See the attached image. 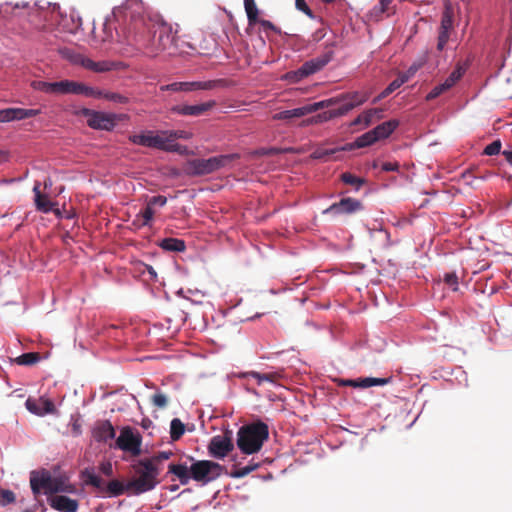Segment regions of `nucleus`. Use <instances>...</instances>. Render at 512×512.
Here are the masks:
<instances>
[{
  "label": "nucleus",
  "instance_id": "obj_1",
  "mask_svg": "<svg viewBox=\"0 0 512 512\" xmlns=\"http://www.w3.org/2000/svg\"><path fill=\"white\" fill-rule=\"evenodd\" d=\"M113 15L119 22L117 34L120 41L138 50L133 35H150L153 27H157L158 15L149 13L141 0H126L121 6L114 8Z\"/></svg>",
  "mask_w": 512,
  "mask_h": 512
},
{
  "label": "nucleus",
  "instance_id": "obj_2",
  "mask_svg": "<svg viewBox=\"0 0 512 512\" xmlns=\"http://www.w3.org/2000/svg\"><path fill=\"white\" fill-rule=\"evenodd\" d=\"M224 471V466L210 460L194 461L190 467L186 463L168 465V473L173 474L182 485H187L190 479L207 484L219 478Z\"/></svg>",
  "mask_w": 512,
  "mask_h": 512
},
{
  "label": "nucleus",
  "instance_id": "obj_3",
  "mask_svg": "<svg viewBox=\"0 0 512 512\" xmlns=\"http://www.w3.org/2000/svg\"><path fill=\"white\" fill-rule=\"evenodd\" d=\"M268 437V425L262 421H256L239 428L236 444L242 453L252 455L262 449Z\"/></svg>",
  "mask_w": 512,
  "mask_h": 512
},
{
  "label": "nucleus",
  "instance_id": "obj_4",
  "mask_svg": "<svg viewBox=\"0 0 512 512\" xmlns=\"http://www.w3.org/2000/svg\"><path fill=\"white\" fill-rule=\"evenodd\" d=\"M136 477L127 482L130 493L140 495L154 489L158 484L159 467L154 460L141 459L133 465Z\"/></svg>",
  "mask_w": 512,
  "mask_h": 512
},
{
  "label": "nucleus",
  "instance_id": "obj_5",
  "mask_svg": "<svg viewBox=\"0 0 512 512\" xmlns=\"http://www.w3.org/2000/svg\"><path fill=\"white\" fill-rule=\"evenodd\" d=\"M153 30L150 35H133V40L138 44V50H143L149 55H155L165 50L171 43L169 28L159 17L157 18V27H153Z\"/></svg>",
  "mask_w": 512,
  "mask_h": 512
},
{
  "label": "nucleus",
  "instance_id": "obj_6",
  "mask_svg": "<svg viewBox=\"0 0 512 512\" xmlns=\"http://www.w3.org/2000/svg\"><path fill=\"white\" fill-rule=\"evenodd\" d=\"M238 158L236 154L219 155L208 159H191L188 160L184 167V172L188 176H203L211 174L222 167L226 166L232 160Z\"/></svg>",
  "mask_w": 512,
  "mask_h": 512
},
{
  "label": "nucleus",
  "instance_id": "obj_7",
  "mask_svg": "<svg viewBox=\"0 0 512 512\" xmlns=\"http://www.w3.org/2000/svg\"><path fill=\"white\" fill-rule=\"evenodd\" d=\"M167 134L168 131H161L159 133L148 131L147 133L132 135L129 139L132 143L137 145L157 148L164 151H176L178 145L169 144V137Z\"/></svg>",
  "mask_w": 512,
  "mask_h": 512
},
{
  "label": "nucleus",
  "instance_id": "obj_8",
  "mask_svg": "<svg viewBox=\"0 0 512 512\" xmlns=\"http://www.w3.org/2000/svg\"><path fill=\"white\" fill-rule=\"evenodd\" d=\"M334 56L333 50L329 49L320 56L306 61L298 70L286 74V79L299 81L323 69Z\"/></svg>",
  "mask_w": 512,
  "mask_h": 512
},
{
  "label": "nucleus",
  "instance_id": "obj_9",
  "mask_svg": "<svg viewBox=\"0 0 512 512\" xmlns=\"http://www.w3.org/2000/svg\"><path fill=\"white\" fill-rule=\"evenodd\" d=\"M59 54L70 63L79 65L93 72H106L111 70V64L107 61L95 62L71 48L63 47L59 49Z\"/></svg>",
  "mask_w": 512,
  "mask_h": 512
},
{
  "label": "nucleus",
  "instance_id": "obj_10",
  "mask_svg": "<svg viewBox=\"0 0 512 512\" xmlns=\"http://www.w3.org/2000/svg\"><path fill=\"white\" fill-rule=\"evenodd\" d=\"M80 116L87 119V124L93 129L112 130L117 123V116L112 113L94 111L88 108H81L78 111Z\"/></svg>",
  "mask_w": 512,
  "mask_h": 512
},
{
  "label": "nucleus",
  "instance_id": "obj_11",
  "mask_svg": "<svg viewBox=\"0 0 512 512\" xmlns=\"http://www.w3.org/2000/svg\"><path fill=\"white\" fill-rule=\"evenodd\" d=\"M337 100L333 99H326L322 100L313 104H307L302 107H298L291 110H285L278 113H275L273 115V120H290L292 118H300L303 116H306L308 114H311L313 112H316L320 109L328 108V106L335 103Z\"/></svg>",
  "mask_w": 512,
  "mask_h": 512
},
{
  "label": "nucleus",
  "instance_id": "obj_12",
  "mask_svg": "<svg viewBox=\"0 0 512 512\" xmlns=\"http://www.w3.org/2000/svg\"><path fill=\"white\" fill-rule=\"evenodd\" d=\"M231 434V431H226L223 435H216L210 439L207 449L211 457L223 459L233 451L234 444Z\"/></svg>",
  "mask_w": 512,
  "mask_h": 512
},
{
  "label": "nucleus",
  "instance_id": "obj_13",
  "mask_svg": "<svg viewBox=\"0 0 512 512\" xmlns=\"http://www.w3.org/2000/svg\"><path fill=\"white\" fill-rule=\"evenodd\" d=\"M224 83L223 80L194 81V82H174L160 87L162 91H196V90H212Z\"/></svg>",
  "mask_w": 512,
  "mask_h": 512
},
{
  "label": "nucleus",
  "instance_id": "obj_14",
  "mask_svg": "<svg viewBox=\"0 0 512 512\" xmlns=\"http://www.w3.org/2000/svg\"><path fill=\"white\" fill-rule=\"evenodd\" d=\"M454 11L451 4L445 5L438 31L437 50L443 51L453 31Z\"/></svg>",
  "mask_w": 512,
  "mask_h": 512
},
{
  "label": "nucleus",
  "instance_id": "obj_15",
  "mask_svg": "<svg viewBox=\"0 0 512 512\" xmlns=\"http://www.w3.org/2000/svg\"><path fill=\"white\" fill-rule=\"evenodd\" d=\"M53 476L46 469L40 471H32L30 473V486L34 496H38L42 491L51 495Z\"/></svg>",
  "mask_w": 512,
  "mask_h": 512
},
{
  "label": "nucleus",
  "instance_id": "obj_16",
  "mask_svg": "<svg viewBox=\"0 0 512 512\" xmlns=\"http://www.w3.org/2000/svg\"><path fill=\"white\" fill-rule=\"evenodd\" d=\"M116 446L123 450L138 455L140 453L141 439L135 435L130 427L121 430L116 440Z\"/></svg>",
  "mask_w": 512,
  "mask_h": 512
},
{
  "label": "nucleus",
  "instance_id": "obj_17",
  "mask_svg": "<svg viewBox=\"0 0 512 512\" xmlns=\"http://www.w3.org/2000/svg\"><path fill=\"white\" fill-rule=\"evenodd\" d=\"M70 80H62L59 82H46L36 80L31 83L34 90L47 94L66 95L69 94Z\"/></svg>",
  "mask_w": 512,
  "mask_h": 512
},
{
  "label": "nucleus",
  "instance_id": "obj_18",
  "mask_svg": "<svg viewBox=\"0 0 512 512\" xmlns=\"http://www.w3.org/2000/svg\"><path fill=\"white\" fill-rule=\"evenodd\" d=\"M362 208V204L359 200L354 198H342L339 202L332 204L330 207L323 211L324 214H351L355 213Z\"/></svg>",
  "mask_w": 512,
  "mask_h": 512
},
{
  "label": "nucleus",
  "instance_id": "obj_19",
  "mask_svg": "<svg viewBox=\"0 0 512 512\" xmlns=\"http://www.w3.org/2000/svg\"><path fill=\"white\" fill-rule=\"evenodd\" d=\"M28 411L37 415L44 416L46 414H54L56 407L54 403L47 398L40 397L38 399L28 398L25 402Z\"/></svg>",
  "mask_w": 512,
  "mask_h": 512
},
{
  "label": "nucleus",
  "instance_id": "obj_20",
  "mask_svg": "<svg viewBox=\"0 0 512 512\" xmlns=\"http://www.w3.org/2000/svg\"><path fill=\"white\" fill-rule=\"evenodd\" d=\"M40 113L38 109L6 108L0 110V123L32 118Z\"/></svg>",
  "mask_w": 512,
  "mask_h": 512
},
{
  "label": "nucleus",
  "instance_id": "obj_21",
  "mask_svg": "<svg viewBox=\"0 0 512 512\" xmlns=\"http://www.w3.org/2000/svg\"><path fill=\"white\" fill-rule=\"evenodd\" d=\"M48 503L56 511L59 512H77L79 502L64 495H52L48 497Z\"/></svg>",
  "mask_w": 512,
  "mask_h": 512
},
{
  "label": "nucleus",
  "instance_id": "obj_22",
  "mask_svg": "<svg viewBox=\"0 0 512 512\" xmlns=\"http://www.w3.org/2000/svg\"><path fill=\"white\" fill-rule=\"evenodd\" d=\"M105 92L106 91L100 90L98 88L89 87L83 83L70 80L69 94L85 95L87 97L105 99Z\"/></svg>",
  "mask_w": 512,
  "mask_h": 512
},
{
  "label": "nucleus",
  "instance_id": "obj_23",
  "mask_svg": "<svg viewBox=\"0 0 512 512\" xmlns=\"http://www.w3.org/2000/svg\"><path fill=\"white\" fill-rule=\"evenodd\" d=\"M214 105V101H209L197 105H178L173 107L172 110L180 115L199 116L210 110Z\"/></svg>",
  "mask_w": 512,
  "mask_h": 512
},
{
  "label": "nucleus",
  "instance_id": "obj_24",
  "mask_svg": "<svg viewBox=\"0 0 512 512\" xmlns=\"http://www.w3.org/2000/svg\"><path fill=\"white\" fill-rule=\"evenodd\" d=\"M93 437L97 442H107L115 437V429L110 421L104 420L96 423Z\"/></svg>",
  "mask_w": 512,
  "mask_h": 512
},
{
  "label": "nucleus",
  "instance_id": "obj_25",
  "mask_svg": "<svg viewBox=\"0 0 512 512\" xmlns=\"http://www.w3.org/2000/svg\"><path fill=\"white\" fill-rule=\"evenodd\" d=\"M33 192L35 194V206L36 209L43 213H49L56 206V202H52L48 199L47 195L42 194L40 191V184L36 183Z\"/></svg>",
  "mask_w": 512,
  "mask_h": 512
},
{
  "label": "nucleus",
  "instance_id": "obj_26",
  "mask_svg": "<svg viewBox=\"0 0 512 512\" xmlns=\"http://www.w3.org/2000/svg\"><path fill=\"white\" fill-rule=\"evenodd\" d=\"M398 126L399 121L392 119L376 126L374 129H372V133L375 135V137H377V141H379L388 138Z\"/></svg>",
  "mask_w": 512,
  "mask_h": 512
},
{
  "label": "nucleus",
  "instance_id": "obj_27",
  "mask_svg": "<svg viewBox=\"0 0 512 512\" xmlns=\"http://www.w3.org/2000/svg\"><path fill=\"white\" fill-rule=\"evenodd\" d=\"M468 64L467 63H458L456 68L451 72V74L445 79L443 82L444 86L447 90H450L464 75Z\"/></svg>",
  "mask_w": 512,
  "mask_h": 512
},
{
  "label": "nucleus",
  "instance_id": "obj_28",
  "mask_svg": "<svg viewBox=\"0 0 512 512\" xmlns=\"http://www.w3.org/2000/svg\"><path fill=\"white\" fill-rule=\"evenodd\" d=\"M59 492L75 493L76 488L63 477H54L51 495Z\"/></svg>",
  "mask_w": 512,
  "mask_h": 512
},
{
  "label": "nucleus",
  "instance_id": "obj_29",
  "mask_svg": "<svg viewBox=\"0 0 512 512\" xmlns=\"http://www.w3.org/2000/svg\"><path fill=\"white\" fill-rule=\"evenodd\" d=\"M160 247L167 251L182 252L186 249L185 242L177 238H165L161 241Z\"/></svg>",
  "mask_w": 512,
  "mask_h": 512
},
{
  "label": "nucleus",
  "instance_id": "obj_30",
  "mask_svg": "<svg viewBox=\"0 0 512 512\" xmlns=\"http://www.w3.org/2000/svg\"><path fill=\"white\" fill-rule=\"evenodd\" d=\"M368 98L369 94L367 92L355 91L343 94V100L347 101L350 105H353V108L365 103Z\"/></svg>",
  "mask_w": 512,
  "mask_h": 512
},
{
  "label": "nucleus",
  "instance_id": "obj_31",
  "mask_svg": "<svg viewBox=\"0 0 512 512\" xmlns=\"http://www.w3.org/2000/svg\"><path fill=\"white\" fill-rule=\"evenodd\" d=\"M409 74H400L395 80H393L380 94L378 97L385 98L392 92H394L396 89L400 88L404 83H406L409 80Z\"/></svg>",
  "mask_w": 512,
  "mask_h": 512
},
{
  "label": "nucleus",
  "instance_id": "obj_32",
  "mask_svg": "<svg viewBox=\"0 0 512 512\" xmlns=\"http://www.w3.org/2000/svg\"><path fill=\"white\" fill-rule=\"evenodd\" d=\"M332 99L337 101L330 105L329 107L338 105L336 108H332L335 117L343 116L353 109V105H350L347 101L343 100V95H341L340 97H334Z\"/></svg>",
  "mask_w": 512,
  "mask_h": 512
},
{
  "label": "nucleus",
  "instance_id": "obj_33",
  "mask_svg": "<svg viewBox=\"0 0 512 512\" xmlns=\"http://www.w3.org/2000/svg\"><path fill=\"white\" fill-rule=\"evenodd\" d=\"M109 496H120L124 494V492H129L127 484H123L119 480H111L107 487L105 488Z\"/></svg>",
  "mask_w": 512,
  "mask_h": 512
},
{
  "label": "nucleus",
  "instance_id": "obj_34",
  "mask_svg": "<svg viewBox=\"0 0 512 512\" xmlns=\"http://www.w3.org/2000/svg\"><path fill=\"white\" fill-rule=\"evenodd\" d=\"M335 117V114L332 109L319 113L315 116H312L302 122L303 125H312L319 124L323 122H327Z\"/></svg>",
  "mask_w": 512,
  "mask_h": 512
},
{
  "label": "nucleus",
  "instance_id": "obj_35",
  "mask_svg": "<svg viewBox=\"0 0 512 512\" xmlns=\"http://www.w3.org/2000/svg\"><path fill=\"white\" fill-rule=\"evenodd\" d=\"M185 433V425L179 418L172 419L170 423V437L173 441L179 440Z\"/></svg>",
  "mask_w": 512,
  "mask_h": 512
},
{
  "label": "nucleus",
  "instance_id": "obj_36",
  "mask_svg": "<svg viewBox=\"0 0 512 512\" xmlns=\"http://www.w3.org/2000/svg\"><path fill=\"white\" fill-rule=\"evenodd\" d=\"M389 378L366 377L358 379V388H369L372 386H383L389 383Z\"/></svg>",
  "mask_w": 512,
  "mask_h": 512
},
{
  "label": "nucleus",
  "instance_id": "obj_37",
  "mask_svg": "<svg viewBox=\"0 0 512 512\" xmlns=\"http://www.w3.org/2000/svg\"><path fill=\"white\" fill-rule=\"evenodd\" d=\"M244 7L249 25H254L258 21V8L254 0H244Z\"/></svg>",
  "mask_w": 512,
  "mask_h": 512
},
{
  "label": "nucleus",
  "instance_id": "obj_38",
  "mask_svg": "<svg viewBox=\"0 0 512 512\" xmlns=\"http://www.w3.org/2000/svg\"><path fill=\"white\" fill-rule=\"evenodd\" d=\"M389 10L390 6L382 5V2H379L369 11L368 17L370 20L377 22L382 19L384 14L390 15Z\"/></svg>",
  "mask_w": 512,
  "mask_h": 512
},
{
  "label": "nucleus",
  "instance_id": "obj_39",
  "mask_svg": "<svg viewBox=\"0 0 512 512\" xmlns=\"http://www.w3.org/2000/svg\"><path fill=\"white\" fill-rule=\"evenodd\" d=\"M40 360V354L37 352L24 353L15 358V363L22 366H30L37 363Z\"/></svg>",
  "mask_w": 512,
  "mask_h": 512
},
{
  "label": "nucleus",
  "instance_id": "obj_40",
  "mask_svg": "<svg viewBox=\"0 0 512 512\" xmlns=\"http://www.w3.org/2000/svg\"><path fill=\"white\" fill-rule=\"evenodd\" d=\"M375 142H377V137H375V135H373L372 133V130L364 133L363 135L359 136L353 146L357 147V148H363V147H367V146H370L372 144H374Z\"/></svg>",
  "mask_w": 512,
  "mask_h": 512
},
{
  "label": "nucleus",
  "instance_id": "obj_41",
  "mask_svg": "<svg viewBox=\"0 0 512 512\" xmlns=\"http://www.w3.org/2000/svg\"><path fill=\"white\" fill-rule=\"evenodd\" d=\"M364 127H369L374 120H380L383 117V110L380 108H373L363 112Z\"/></svg>",
  "mask_w": 512,
  "mask_h": 512
},
{
  "label": "nucleus",
  "instance_id": "obj_42",
  "mask_svg": "<svg viewBox=\"0 0 512 512\" xmlns=\"http://www.w3.org/2000/svg\"><path fill=\"white\" fill-rule=\"evenodd\" d=\"M258 467H259L258 463H251L247 466L234 469L233 471H231L228 474L232 478H243V477L247 476L248 474H250L251 472H253L254 470H256Z\"/></svg>",
  "mask_w": 512,
  "mask_h": 512
},
{
  "label": "nucleus",
  "instance_id": "obj_43",
  "mask_svg": "<svg viewBox=\"0 0 512 512\" xmlns=\"http://www.w3.org/2000/svg\"><path fill=\"white\" fill-rule=\"evenodd\" d=\"M154 214L155 211L153 208L147 204L146 207L137 214V218L141 219L140 226H150Z\"/></svg>",
  "mask_w": 512,
  "mask_h": 512
},
{
  "label": "nucleus",
  "instance_id": "obj_44",
  "mask_svg": "<svg viewBox=\"0 0 512 512\" xmlns=\"http://www.w3.org/2000/svg\"><path fill=\"white\" fill-rule=\"evenodd\" d=\"M16 501V496L13 491L8 489H0V506L6 507Z\"/></svg>",
  "mask_w": 512,
  "mask_h": 512
},
{
  "label": "nucleus",
  "instance_id": "obj_45",
  "mask_svg": "<svg viewBox=\"0 0 512 512\" xmlns=\"http://www.w3.org/2000/svg\"><path fill=\"white\" fill-rule=\"evenodd\" d=\"M341 180L348 185H355L360 187L364 184V180L362 178L356 177L355 175L346 172L341 175Z\"/></svg>",
  "mask_w": 512,
  "mask_h": 512
},
{
  "label": "nucleus",
  "instance_id": "obj_46",
  "mask_svg": "<svg viewBox=\"0 0 512 512\" xmlns=\"http://www.w3.org/2000/svg\"><path fill=\"white\" fill-rule=\"evenodd\" d=\"M501 148L502 143L499 139H497L485 147L483 154L488 156L497 155L501 152Z\"/></svg>",
  "mask_w": 512,
  "mask_h": 512
},
{
  "label": "nucleus",
  "instance_id": "obj_47",
  "mask_svg": "<svg viewBox=\"0 0 512 512\" xmlns=\"http://www.w3.org/2000/svg\"><path fill=\"white\" fill-rule=\"evenodd\" d=\"M336 152L335 149H317L312 154L313 159L328 160Z\"/></svg>",
  "mask_w": 512,
  "mask_h": 512
},
{
  "label": "nucleus",
  "instance_id": "obj_48",
  "mask_svg": "<svg viewBox=\"0 0 512 512\" xmlns=\"http://www.w3.org/2000/svg\"><path fill=\"white\" fill-rule=\"evenodd\" d=\"M448 90L446 89V87L444 86L443 83H440L438 85H436L426 96V100L430 101V100H433V99H436L437 97H439L440 95H442L443 93L447 92Z\"/></svg>",
  "mask_w": 512,
  "mask_h": 512
},
{
  "label": "nucleus",
  "instance_id": "obj_49",
  "mask_svg": "<svg viewBox=\"0 0 512 512\" xmlns=\"http://www.w3.org/2000/svg\"><path fill=\"white\" fill-rule=\"evenodd\" d=\"M444 282L447 284L453 291L458 290V277L454 272L446 273L444 275Z\"/></svg>",
  "mask_w": 512,
  "mask_h": 512
},
{
  "label": "nucleus",
  "instance_id": "obj_50",
  "mask_svg": "<svg viewBox=\"0 0 512 512\" xmlns=\"http://www.w3.org/2000/svg\"><path fill=\"white\" fill-rule=\"evenodd\" d=\"M105 99L120 104L128 103V98L126 96L114 92H105Z\"/></svg>",
  "mask_w": 512,
  "mask_h": 512
},
{
  "label": "nucleus",
  "instance_id": "obj_51",
  "mask_svg": "<svg viewBox=\"0 0 512 512\" xmlns=\"http://www.w3.org/2000/svg\"><path fill=\"white\" fill-rule=\"evenodd\" d=\"M152 403L158 408H165L168 403L167 397L162 393H156L152 396Z\"/></svg>",
  "mask_w": 512,
  "mask_h": 512
},
{
  "label": "nucleus",
  "instance_id": "obj_52",
  "mask_svg": "<svg viewBox=\"0 0 512 512\" xmlns=\"http://www.w3.org/2000/svg\"><path fill=\"white\" fill-rule=\"evenodd\" d=\"M282 377L283 374L280 371L263 373L264 382H270L273 384L277 383Z\"/></svg>",
  "mask_w": 512,
  "mask_h": 512
},
{
  "label": "nucleus",
  "instance_id": "obj_53",
  "mask_svg": "<svg viewBox=\"0 0 512 512\" xmlns=\"http://www.w3.org/2000/svg\"><path fill=\"white\" fill-rule=\"evenodd\" d=\"M295 6L299 11H302L308 17H314L312 10L309 8L305 0H295Z\"/></svg>",
  "mask_w": 512,
  "mask_h": 512
},
{
  "label": "nucleus",
  "instance_id": "obj_54",
  "mask_svg": "<svg viewBox=\"0 0 512 512\" xmlns=\"http://www.w3.org/2000/svg\"><path fill=\"white\" fill-rule=\"evenodd\" d=\"M167 136L169 137V144L175 141L176 139H188L189 134L186 131L178 130V131H168Z\"/></svg>",
  "mask_w": 512,
  "mask_h": 512
},
{
  "label": "nucleus",
  "instance_id": "obj_55",
  "mask_svg": "<svg viewBox=\"0 0 512 512\" xmlns=\"http://www.w3.org/2000/svg\"><path fill=\"white\" fill-rule=\"evenodd\" d=\"M257 23H259L265 31L270 30L276 34H281V30L269 20L258 19Z\"/></svg>",
  "mask_w": 512,
  "mask_h": 512
},
{
  "label": "nucleus",
  "instance_id": "obj_56",
  "mask_svg": "<svg viewBox=\"0 0 512 512\" xmlns=\"http://www.w3.org/2000/svg\"><path fill=\"white\" fill-rule=\"evenodd\" d=\"M95 475L96 474L94 472V469H92V468H86L85 470H83L81 472V477L83 478L84 483L86 485H90V486L94 480Z\"/></svg>",
  "mask_w": 512,
  "mask_h": 512
},
{
  "label": "nucleus",
  "instance_id": "obj_57",
  "mask_svg": "<svg viewBox=\"0 0 512 512\" xmlns=\"http://www.w3.org/2000/svg\"><path fill=\"white\" fill-rule=\"evenodd\" d=\"M95 475L96 474L94 472V469H92V468H86L85 470H83L81 472V477L83 478L84 483L86 485H90V486L94 480Z\"/></svg>",
  "mask_w": 512,
  "mask_h": 512
},
{
  "label": "nucleus",
  "instance_id": "obj_58",
  "mask_svg": "<svg viewBox=\"0 0 512 512\" xmlns=\"http://www.w3.org/2000/svg\"><path fill=\"white\" fill-rule=\"evenodd\" d=\"M166 203H167V198L162 195L153 196L147 202V204L150 205V207H153L155 205L163 207L166 205Z\"/></svg>",
  "mask_w": 512,
  "mask_h": 512
},
{
  "label": "nucleus",
  "instance_id": "obj_59",
  "mask_svg": "<svg viewBox=\"0 0 512 512\" xmlns=\"http://www.w3.org/2000/svg\"><path fill=\"white\" fill-rule=\"evenodd\" d=\"M172 455H173V453L171 451H162V452H159L157 455H155L151 458H146V459L154 460V463L158 466L159 462L169 459Z\"/></svg>",
  "mask_w": 512,
  "mask_h": 512
},
{
  "label": "nucleus",
  "instance_id": "obj_60",
  "mask_svg": "<svg viewBox=\"0 0 512 512\" xmlns=\"http://www.w3.org/2000/svg\"><path fill=\"white\" fill-rule=\"evenodd\" d=\"M381 168L385 172L398 171L399 163L398 162H385L382 164Z\"/></svg>",
  "mask_w": 512,
  "mask_h": 512
},
{
  "label": "nucleus",
  "instance_id": "obj_61",
  "mask_svg": "<svg viewBox=\"0 0 512 512\" xmlns=\"http://www.w3.org/2000/svg\"><path fill=\"white\" fill-rule=\"evenodd\" d=\"M245 377H252L257 380V384L261 385L264 382L263 373L257 371H249L244 374Z\"/></svg>",
  "mask_w": 512,
  "mask_h": 512
},
{
  "label": "nucleus",
  "instance_id": "obj_62",
  "mask_svg": "<svg viewBox=\"0 0 512 512\" xmlns=\"http://www.w3.org/2000/svg\"><path fill=\"white\" fill-rule=\"evenodd\" d=\"M91 486L95 487L100 492H104L105 491V488L103 486V480L98 475H95L94 480H93Z\"/></svg>",
  "mask_w": 512,
  "mask_h": 512
},
{
  "label": "nucleus",
  "instance_id": "obj_63",
  "mask_svg": "<svg viewBox=\"0 0 512 512\" xmlns=\"http://www.w3.org/2000/svg\"><path fill=\"white\" fill-rule=\"evenodd\" d=\"M100 469L107 476H111L113 474L112 465L109 462L102 463L101 466H100Z\"/></svg>",
  "mask_w": 512,
  "mask_h": 512
},
{
  "label": "nucleus",
  "instance_id": "obj_64",
  "mask_svg": "<svg viewBox=\"0 0 512 512\" xmlns=\"http://www.w3.org/2000/svg\"><path fill=\"white\" fill-rule=\"evenodd\" d=\"M502 155L505 157L506 161L512 166V150H504Z\"/></svg>",
  "mask_w": 512,
  "mask_h": 512
}]
</instances>
